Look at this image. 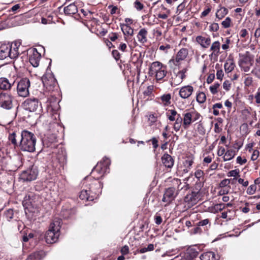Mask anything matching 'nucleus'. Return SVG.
I'll list each match as a JSON object with an SVG mask.
<instances>
[{
    "label": "nucleus",
    "mask_w": 260,
    "mask_h": 260,
    "mask_svg": "<svg viewBox=\"0 0 260 260\" xmlns=\"http://www.w3.org/2000/svg\"><path fill=\"white\" fill-rule=\"evenodd\" d=\"M18 138L20 139L19 146L22 151L29 152L35 151L36 138L33 133L26 130L22 131Z\"/></svg>",
    "instance_id": "f257e3e1"
},
{
    "label": "nucleus",
    "mask_w": 260,
    "mask_h": 260,
    "mask_svg": "<svg viewBox=\"0 0 260 260\" xmlns=\"http://www.w3.org/2000/svg\"><path fill=\"white\" fill-rule=\"evenodd\" d=\"M20 43L14 42L11 44H3L0 46V59L4 60L7 58H14L19 52L18 48Z\"/></svg>",
    "instance_id": "f03ea898"
},
{
    "label": "nucleus",
    "mask_w": 260,
    "mask_h": 260,
    "mask_svg": "<svg viewBox=\"0 0 260 260\" xmlns=\"http://www.w3.org/2000/svg\"><path fill=\"white\" fill-rule=\"evenodd\" d=\"M83 185L89 190L90 199H96L102 192L103 184L98 179H91V177H87L83 181Z\"/></svg>",
    "instance_id": "7ed1b4c3"
},
{
    "label": "nucleus",
    "mask_w": 260,
    "mask_h": 260,
    "mask_svg": "<svg viewBox=\"0 0 260 260\" xmlns=\"http://www.w3.org/2000/svg\"><path fill=\"white\" fill-rule=\"evenodd\" d=\"M60 221L59 219L53 221L50 225L49 230L45 234L46 242L49 244L56 242L59 236Z\"/></svg>",
    "instance_id": "20e7f679"
},
{
    "label": "nucleus",
    "mask_w": 260,
    "mask_h": 260,
    "mask_svg": "<svg viewBox=\"0 0 260 260\" xmlns=\"http://www.w3.org/2000/svg\"><path fill=\"white\" fill-rule=\"evenodd\" d=\"M183 127L184 129H187L192 122L202 118L201 114L196 111L186 110L183 114Z\"/></svg>",
    "instance_id": "39448f33"
},
{
    "label": "nucleus",
    "mask_w": 260,
    "mask_h": 260,
    "mask_svg": "<svg viewBox=\"0 0 260 260\" xmlns=\"http://www.w3.org/2000/svg\"><path fill=\"white\" fill-rule=\"evenodd\" d=\"M21 106L24 110L31 112L41 111L42 110L41 103L38 99L35 98L26 99L22 103Z\"/></svg>",
    "instance_id": "423d86ee"
},
{
    "label": "nucleus",
    "mask_w": 260,
    "mask_h": 260,
    "mask_svg": "<svg viewBox=\"0 0 260 260\" xmlns=\"http://www.w3.org/2000/svg\"><path fill=\"white\" fill-rule=\"evenodd\" d=\"M13 107V97L10 94L0 91V108L10 110Z\"/></svg>",
    "instance_id": "0eeeda50"
},
{
    "label": "nucleus",
    "mask_w": 260,
    "mask_h": 260,
    "mask_svg": "<svg viewBox=\"0 0 260 260\" xmlns=\"http://www.w3.org/2000/svg\"><path fill=\"white\" fill-rule=\"evenodd\" d=\"M38 175L37 167L32 166L30 168L23 171L19 178L23 181H31L35 180Z\"/></svg>",
    "instance_id": "6e6552de"
},
{
    "label": "nucleus",
    "mask_w": 260,
    "mask_h": 260,
    "mask_svg": "<svg viewBox=\"0 0 260 260\" xmlns=\"http://www.w3.org/2000/svg\"><path fill=\"white\" fill-rule=\"evenodd\" d=\"M42 81L44 87L48 91L53 90L57 85V81L51 73H46L42 77Z\"/></svg>",
    "instance_id": "1a4fd4ad"
},
{
    "label": "nucleus",
    "mask_w": 260,
    "mask_h": 260,
    "mask_svg": "<svg viewBox=\"0 0 260 260\" xmlns=\"http://www.w3.org/2000/svg\"><path fill=\"white\" fill-rule=\"evenodd\" d=\"M30 82L27 78L21 79L17 84V92L19 96L26 97L29 95Z\"/></svg>",
    "instance_id": "9d476101"
},
{
    "label": "nucleus",
    "mask_w": 260,
    "mask_h": 260,
    "mask_svg": "<svg viewBox=\"0 0 260 260\" xmlns=\"http://www.w3.org/2000/svg\"><path fill=\"white\" fill-rule=\"evenodd\" d=\"M110 164V160L109 158L105 157L103 158V162L98 164L92 170V174L95 177V174L99 173L100 176H96L97 179L103 176L106 171V168Z\"/></svg>",
    "instance_id": "9b49d317"
},
{
    "label": "nucleus",
    "mask_w": 260,
    "mask_h": 260,
    "mask_svg": "<svg viewBox=\"0 0 260 260\" xmlns=\"http://www.w3.org/2000/svg\"><path fill=\"white\" fill-rule=\"evenodd\" d=\"M178 194L176 189L174 187L167 188L164 193L162 201L166 203V205L170 204L176 198Z\"/></svg>",
    "instance_id": "f8f14e48"
},
{
    "label": "nucleus",
    "mask_w": 260,
    "mask_h": 260,
    "mask_svg": "<svg viewBox=\"0 0 260 260\" xmlns=\"http://www.w3.org/2000/svg\"><path fill=\"white\" fill-rule=\"evenodd\" d=\"M253 64V60L249 56L244 57L239 62V65L241 70L245 72H249Z\"/></svg>",
    "instance_id": "ddd939ff"
},
{
    "label": "nucleus",
    "mask_w": 260,
    "mask_h": 260,
    "mask_svg": "<svg viewBox=\"0 0 260 260\" xmlns=\"http://www.w3.org/2000/svg\"><path fill=\"white\" fill-rule=\"evenodd\" d=\"M31 52V54L29 55V61L34 67H38L41 59V55L36 48H33Z\"/></svg>",
    "instance_id": "4468645a"
},
{
    "label": "nucleus",
    "mask_w": 260,
    "mask_h": 260,
    "mask_svg": "<svg viewBox=\"0 0 260 260\" xmlns=\"http://www.w3.org/2000/svg\"><path fill=\"white\" fill-rule=\"evenodd\" d=\"M188 54V51L186 48H181L177 52L175 59L172 58L170 62H172L175 66H178L180 61L185 59Z\"/></svg>",
    "instance_id": "2eb2a0df"
},
{
    "label": "nucleus",
    "mask_w": 260,
    "mask_h": 260,
    "mask_svg": "<svg viewBox=\"0 0 260 260\" xmlns=\"http://www.w3.org/2000/svg\"><path fill=\"white\" fill-rule=\"evenodd\" d=\"M200 194L199 191H192L188 193L185 197L184 201L189 206H193L197 203L199 200Z\"/></svg>",
    "instance_id": "dca6fc26"
},
{
    "label": "nucleus",
    "mask_w": 260,
    "mask_h": 260,
    "mask_svg": "<svg viewBox=\"0 0 260 260\" xmlns=\"http://www.w3.org/2000/svg\"><path fill=\"white\" fill-rule=\"evenodd\" d=\"M187 71L186 69H183L181 71H179L175 77L172 78L171 81V85L173 86H177L180 84L183 81V79L185 78V73Z\"/></svg>",
    "instance_id": "f3484780"
},
{
    "label": "nucleus",
    "mask_w": 260,
    "mask_h": 260,
    "mask_svg": "<svg viewBox=\"0 0 260 260\" xmlns=\"http://www.w3.org/2000/svg\"><path fill=\"white\" fill-rule=\"evenodd\" d=\"M193 91V87L191 85H186L182 87L179 91V96L183 99L189 98Z\"/></svg>",
    "instance_id": "a211bd4d"
},
{
    "label": "nucleus",
    "mask_w": 260,
    "mask_h": 260,
    "mask_svg": "<svg viewBox=\"0 0 260 260\" xmlns=\"http://www.w3.org/2000/svg\"><path fill=\"white\" fill-rule=\"evenodd\" d=\"M164 68H167V66L163 64L159 61L153 62L149 67V74L150 75H155L160 70Z\"/></svg>",
    "instance_id": "6ab92c4d"
},
{
    "label": "nucleus",
    "mask_w": 260,
    "mask_h": 260,
    "mask_svg": "<svg viewBox=\"0 0 260 260\" xmlns=\"http://www.w3.org/2000/svg\"><path fill=\"white\" fill-rule=\"evenodd\" d=\"M196 41L204 48H208L211 42L210 37L206 38L202 36H197Z\"/></svg>",
    "instance_id": "aec40b11"
},
{
    "label": "nucleus",
    "mask_w": 260,
    "mask_h": 260,
    "mask_svg": "<svg viewBox=\"0 0 260 260\" xmlns=\"http://www.w3.org/2000/svg\"><path fill=\"white\" fill-rule=\"evenodd\" d=\"M14 82L12 83H10L8 79L6 78L2 77L0 78V89L3 90H10Z\"/></svg>",
    "instance_id": "412c9836"
},
{
    "label": "nucleus",
    "mask_w": 260,
    "mask_h": 260,
    "mask_svg": "<svg viewBox=\"0 0 260 260\" xmlns=\"http://www.w3.org/2000/svg\"><path fill=\"white\" fill-rule=\"evenodd\" d=\"M161 160L165 166L168 168H171L174 165V159L170 155L167 153L162 155Z\"/></svg>",
    "instance_id": "4be33fe9"
},
{
    "label": "nucleus",
    "mask_w": 260,
    "mask_h": 260,
    "mask_svg": "<svg viewBox=\"0 0 260 260\" xmlns=\"http://www.w3.org/2000/svg\"><path fill=\"white\" fill-rule=\"evenodd\" d=\"M199 248L196 247H190L187 249L186 253V257L187 260H192L198 255Z\"/></svg>",
    "instance_id": "5701e85b"
},
{
    "label": "nucleus",
    "mask_w": 260,
    "mask_h": 260,
    "mask_svg": "<svg viewBox=\"0 0 260 260\" xmlns=\"http://www.w3.org/2000/svg\"><path fill=\"white\" fill-rule=\"evenodd\" d=\"M201 260H218V256L212 251L204 252L200 256Z\"/></svg>",
    "instance_id": "b1692460"
},
{
    "label": "nucleus",
    "mask_w": 260,
    "mask_h": 260,
    "mask_svg": "<svg viewBox=\"0 0 260 260\" xmlns=\"http://www.w3.org/2000/svg\"><path fill=\"white\" fill-rule=\"evenodd\" d=\"M78 9L74 3L71 4L64 8V12L65 14L71 15H74L77 13Z\"/></svg>",
    "instance_id": "393cba45"
},
{
    "label": "nucleus",
    "mask_w": 260,
    "mask_h": 260,
    "mask_svg": "<svg viewBox=\"0 0 260 260\" xmlns=\"http://www.w3.org/2000/svg\"><path fill=\"white\" fill-rule=\"evenodd\" d=\"M220 44L219 41L214 42L210 47V51H212L211 55L218 56L220 53Z\"/></svg>",
    "instance_id": "a878e982"
},
{
    "label": "nucleus",
    "mask_w": 260,
    "mask_h": 260,
    "mask_svg": "<svg viewBox=\"0 0 260 260\" xmlns=\"http://www.w3.org/2000/svg\"><path fill=\"white\" fill-rule=\"evenodd\" d=\"M224 70L227 73L231 72L235 67V64L234 59L228 58L224 63Z\"/></svg>",
    "instance_id": "bb28decb"
},
{
    "label": "nucleus",
    "mask_w": 260,
    "mask_h": 260,
    "mask_svg": "<svg viewBox=\"0 0 260 260\" xmlns=\"http://www.w3.org/2000/svg\"><path fill=\"white\" fill-rule=\"evenodd\" d=\"M147 30L145 28L141 29L137 35V39L141 43L144 44L147 41Z\"/></svg>",
    "instance_id": "cd10ccee"
},
{
    "label": "nucleus",
    "mask_w": 260,
    "mask_h": 260,
    "mask_svg": "<svg viewBox=\"0 0 260 260\" xmlns=\"http://www.w3.org/2000/svg\"><path fill=\"white\" fill-rule=\"evenodd\" d=\"M45 255L43 251L35 252L30 254L26 260H41Z\"/></svg>",
    "instance_id": "c85d7f7f"
},
{
    "label": "nucleus",
    "mask_w": 260,
    "mask_h": 260,
    "mask_svg": "<svg viewBox=\"0 0 260 260\" xmlns=\"http://www.w3.org/2000/svg\"><path fill=\"white\" fill-rule=\"evenodd\" d=\"M59 109V105L58 103H55L53 105L50 104L48 106V112L49 113H52V115L55 116V118L56 119V116H59L57 113V110Z\"/></svg>",
    "instance_id": "c756f323"
},
{
    "label": "nucleus",
    "mask_w": 260,
    "mask_h": 260,
    "mask_svg": "<svg viewBox=\"0 0 260 260\" xmlns=\"http://www.w3.org/2000/svg\"><path fill=\"white\" fill-rule=\"evenodd\" d=\"M79 198L81 200H85L86 201H92L94 200L93 199H90V194L89 192V190L87 188L84 187V188L80 192Z\"/></svg>",
    "instance_id": "7c9ffc66"
},
{
    "label": "nucleus",
    "mask_w": 260,
    "mask_h": 260,
    "mask_svg": "<svg viewBox=\"0 0 260 260\" xmlns=\"http://www.w3.org/2000/svg\"><path fill=\"white\" fill-rule=\"evenodd\" d=\"M175 122L174 124L173 128L176 132H178L181 126H183V120L180 114H178V117L175 120Z\"/></svg>",
    "instance_id": "2f4dec72"
},
{
    "label": "nucleus",
    "mask_w": 260,
    "mask_h": 260,
    "mask_svg": "<svg viewBox=\"0 0 260 260\" xmlns=\"http://www.w3.org/2000/svg\"><path fill=\"white\" fill-rule=\"evenodd\" d=\"M14 60L13 63L15 68H21L24 65L22 57L19 56V54L14 58H11Z\"/></svg>",
    "instance_id": "473e14b6"
},
{
    "label": "nucleus",
    "mask_w": 260,
    "mask_h": 260,
    "mask_svg": "<svg viewBox=\"0 0 260 260\" xmlns=\"http://www.w3.org/2000/svg\"><path fill=\"white\" fill-rule=\"evenodd\" d=\"M236 155V151L233 149L228 150L223 156L224 161L231 160Z\"/></svg>",
    "instance_id": "72a5a7b5"
},
{
    "label": "nucleus",
    "mask_w": 260,
    "mask_h": 260,
    "mask_svg": "<svg viewBox=\"0 0 260 260\" xmlns=\"http://www.w3.org/2000/svg\"><path fill=\"white\" fill-rule=\"evenodd\" d=\"M121 30L124 35H133L134 32L133 29L128 24L121 25Z\"/></svg>",
    "instance_id": "f704fd0d"
},
{
    "label": "nucleus",
    "mask_w": 260,
    "mask_h": 260,
    "mask_svg": "<svg viewBox=\"0 0 260 260\" xmlns=\"http://www.w3.org/2000/svg\"><path fill=\"white\" fill-rule=\"evenodd\" d=\"M228 13V10L225 7H221L216 13V17L219 19H221Z\"/></svg>",
    "instance_id": "c9c22d12"
},
{
    "label": "nucleus",
    "mask_w": 260,
    "mask_h": 260,
    "mask_svg": "<svg viewBox=\"0 0 260 260\" xmlns=\"http://www.w3.org/2000/svg\"><path fill=\"white\" fill-rule=\"evenodd\" d=\"M167 68H164L160 70L159 72L155 74V76L157 81L162 80L167 75Z\"/></svg>",
    "instance_id": "e433bc0d"
},
{
    "label": "nucleus",
    "mask_w": 260,
    "mask_h": 260,
    "mask_svg": "<svg viewBox=\"0 0 260 260\" xmlns=\"http://www.w3.org/2000/svg\"><path fill=\"white\" fill-rule=\"evenodd\" d=\"M168 112L170 113V115H168V119L171 121H175L176 118L178 117L179 114H178L177 111L174 109L169 110Z\"/></svg>",
    "instance_id": "4c0bfd02"
},
{
    "label": "nucleus",
    "mask_w": 260,
    "mask_h": 260,
    "mask_svg": "<svg viewBox=\"0 0 260 260\" xmlns=\"http://www.w3.org/2000/svg\"><path fill=\"white\" fill-rule=\"evenodd\" d=\"M171 96L170 93L164 94L161 96V101L164 103V105L168 106L171 104Z\"/></svg>",
    "instance_id": "58836bf2"
},
{
    "label": "nucleus",
    "mask_w": 260,
    "mask_h": 260,
    "mask_svg": "<svg viewBox=\"0 0 260 260\" xmlns=\"http://www.w3.org/2000/svg\"><path fill=\"white\" fill-rule=\"evenodd\" d=\"M196 99L198 103L203 104L206 101V96L204 92H201L197 94Z\"/></svg>",
    "instance_id": "ea45409f"
},
{
    "label": "nucleus",
    "mask_w": 260,
    "mask_h": 260,
    "mask_svg": "<svg viewBox=\"0 0 260 260\" xmlns=\"http://www.w3.org/2000/svg\"><path fill=\"white\" fill-rule=\"evenodd\" d=\"M18 137L17 134L15 132H13L10 134L9 136V141L14 145H17V138Z\"/></svg>",
    "instance_id": "a19ab883"
},
{
    "label": "nucleus",
    "mask_w": 260,
    "mask_h": 260,
    "mask_svg": "<svg viewBox=\"0 0 260 260\" xmlns=\"http://www.w3.org/2000/svg\"><path fill=\"white\" fill-rule=\"evenodd\" d=\"M197 129L198 132L200 134H204L205 132V129L203 126V123L201 122V120H199L198 122H197Z\"/></svg>",
    "instance_id": "79ce46f5"
},
{
    "label": "nucleus",
    "mask_w": 260,
    "mask_h": 260,
    "mask_svg": "<svg viewBox=\"0 0 260 260\" xmlns=\"http://www.w3.org/2000/svg\"><path fill=\"white\" fill-rule=\"evenodd\" d=\"M220 84L218 83H215L213 85H211L209 87V89L213 94H215L217 93V89L219 87Z\"/></svg>",
    "instance_id": "37998d69"
},
{
    "label": "nucleus",
    "mask_w": 260,
    "mask_h": 260,
    "mask_svg": "<svg viewBox=\"0 0 260 260\" xmlns=\"http://www.w3.org/2000/svg\"><path fill=\"white\" fill-rule=\"evenodd\" d=\"M204 175V172L200 169L197 170L194 173V176L199 181H201L203 179Z\"/></svg>",
    "instance_id": "c03bdc74"
},
{
    "label": "nucleus",
    "mask_w": 260,
    "mask_h": 260,
    "mask_svg": "<svg viewBox=\"0 0 260 260\" xmlns=\"http://www.w3.org/2000/svg\"><path fill=\"white\" fill-rule=\"evenodd\" d=\"M154 249V245L153 244H149L147 247H144V248H141L140 250H139V252L141 253H145L147 251H152Z\"/></svg>",
    "instance_id": "a18cd8bd"
},
{
    "label": "nucleus",
    "mask_w": 260,
    "mask_h": 260,
    "mask_svg": "<svg viewBox=\"0 0 260 260\" xmlns=\"http://www.w3.org/2000/svg\"><path fill=\"white\" fill-rule=\"evenodd\" d=\"M231 24V19L229 17H226L225 19L221 22V25L225 28L230 27Z\"/></svg>",
    "instance_id": "49530a36"
},
{
    "label": "nucleus",
    "mask_w": 260,
    "mask_h": 260,
    "mask_svg": "<svg viewBox=\"0 0 260 260\" xmlns=\"http://www.w3.org/2000/svg\"><path fill=\"white\" fill-rule=\"evenodd\" d=\"M193 161L192 159H187L185 161L184 164L186 166V169L184 170V171L185 172H188L189 169H190L192 165Z\"/></svg>",
    "instance_id": "de8ad7c7"
},
{
    "label": "nucleus",
    "mask_w": 260,
    "mask_h": 260,
    "mask_svg": "<svg viewBox=\"0 0 260 260\" xmlns=\"http://www.w3.org/2000/svg\"><path fill=\"white\" fill-rule=\"evenodd\" d=\"M134 6L138 11L142 10L144 8V5L139 0L134 2Z\"/></svg>",
    "instance_id": "09e8293b"
},
{
    "label": "nucleus",
    "mask_w": 260,
    "mask_h": 260,
    "mask_svg": "<svg viewBox=\"0 0 260 260\" xmlns=\"http://www.w3.org/2000/svg\"><path fill=\"white\" fill-rule=\"evenodd\" d=\"M230 183V180L228 179H224L222 180L219 183L220 187H224L228 186V188H230V186H229Z\"/></svg>",
    "instance_id": "8fccbe9b"
},
{
    "label": "nucleus",
    "mask_w": 260,
    "mask_h": 260,
    "mask_svg": "<svg viewBox=\"0 0 260 260\" xmlns=\"http://www.w3.org/2000/svg\"><path fill=\"white\" fill-rule=\"evenodd\" d=\"M153 34L157 38H159L162 35V31L160 27H156L153 30Z\"/></svg>",
    "instance_id": "3c124183"
},
{
    "label": "nucleus",
    "mask_w": 260,
    "mask_h": 260,
    "mask_svg": "<svg viewBox=\"0 0 260 260\" xmlns=\"http://www.w3.org/2000/svg\"><path fill=\"white\" fill-rule=\"evenodd\" d=\"M256 189V187L255 185H251L250 186H249L247 189V193L248 194H253Z\"/></svg>",
    "instance_id": "603ef678"
},
{
    "label": "nucleus",
    "mask_w": 260,
    "mask_h": 260,
    "mask_svg": "<svg viewBox=\"0 0 260 260\" xmlns=\"http://www.w3.org/2000/svg\"><path fill=\"white\" fill-rule=\"evenodd\" d=\"M153 90V86H149L147 87V89L143 92V94L146 96H149L151 94L152 91Z\"/></svg>",
    "instance_id": "864d4df0"
},
{
    "label": "nucleus",
    "mask_w": 260,
    "mask_h": 260,
    "mask_svg": "<svg viewBox=\"0 0 260 260\" xmlns=\"http://www.w3.org/2000/svg\"><path fill=\"white\" fill-rule=\"evenodd\" d=\"M33 196L31 194L26 195L24 198V201H23V203L25 202V204L29 203L32 204L33 200L31 199V198Z\"/></svg>",
    "instance_id": "5fc2aeb1"
},
{
    "label": "nucleus",
    "mask_w": 260,
    "mask_h": 260,
    "mask_svg": "<svg viewBox=\"0 0 260 260\" xmlns=\"http://www.w3.org/2000/svg\"><path fill=\"white\" fill-rule=\"evenodd\" d=\"M231 87V82L229 80H225L223 83V88L226 91L230 90Z\"/></svg>",
    "instance_id": "6e6d98bb"
},
{
    "label": "nucleus",
    "mask_w": 260,
    "mask_h": 260,
    "mask_svg": "<svg viewBox=\"0 0 260 260\" xmlns=\"http://www.w3.org/2000/svg\"><path fill=\"white\" fill-rule=\"evenodd\" d=\"M230 43H231L230 39L228 38H226L224 44H222L221 46L222 49L224 50L229 49V44H230Z\"/></svg>",
    "instance_id": "4d7b16f0"
},
{
    "label": "nucleus",
    "mask_w": 260,
    "mask_h": 260,
    "mask_svg": "<svg viewBox=\"0 0 260 260\" xmlns=\"http://www.w3.org/2000/svg\"><path fill=\"white\" fill-rule=\"evenodd\" d=\"M253 79L251 77H247L245 79L244 84L247 86H249L252 85Z\"/></svg>",
    "instance_id": "13d9d810"
},
{
    "label": "nucleus",
    "mask_w": 260,
    "mask_h": 260,
    "mask_svg": "<svg viewBox=\"0 0 260 260\" xmlns=\"http://www.w3.org/2000/svg\"><path fill=\"white\" fill-rule=\"evenodd\" d=\"M259 152L257 150H254L252 154L251 159L252 160H255L257 159L259 156Z\"/></svg>",
    "instance_id": "bf43d9fd"
},
{
    "label": "nucleus",
    "mask_w": 260,
    "mask_h": 260,
    "mask_svg": "<svg viewBox=\"0 0 260 260\" xmlns=\"http://www.w3.org/2000/svg\"><path fill=\"white\" fill-rule=\"evenodd\" d=\"M113 57L116 60H118L120 57V54L117 50H114L112 52Z\"/></svg>",
    "instance_id": "052dcab7"
},
{
    "label": "nucleus",
    "mask_w": 260,
    "mask_h": 260,
    "mask_svg": "<svg viewBox=\"0 0 260 260\" xmlns=\"http://www.w3.org/2000/svg\"><path fill=\"white\" fill-rule=\"evenodd\" d=\"M239 172L237 170H234L230 171L228 173V176L229 177H236L239 175Z\"/></svg>",
    "instance_id": "680f3d73"
},
{
    "label": "nucleus",
    "mask_w": 260,
    "mask_h": 260,
    "mask_svg": "<svg viewBox=\"0 0 260 260\" xmlns=\"http://www.w3.org/2000/svg\"><path fill=\"white\" fill-rule=\"evenodd\" d=\"M210 29L213 31H216L219 29V25L217 23H213L210 26Z\"/></svg>",
    "instance_id": "e2e57ef3"
},
{
    "label": "nucleus",
    "mask_w": 260,
    "mask_h": 260,
    "mask_svg": "<svg viewBox=\"0 0 260 260\" xmlns=\"http://www.w3.org/2000/svg\"><path fill=\"white\" fill-rule=\"evenodd\" d=\"M171 48V46L169 44L166 45V46L161 45L159 47V49L161 51H164L165 53L168 52V50Z\"/></svg>",
    "instance_id": "0e129e2a"
},
{
    "label": "nucleus",
    "mask_w": 260,
    "mask_h": 260,
    "mask_svg": "<svg viewBox=\"0 0 260 260\" xmlns=\"http://www.w3.org/2000/svg\"><path fill=\"white\" fill-rule=\"evenodd\" d=\"M109 38L111 41L114 42L118 39V35L116 32H112L109 34Z\"/></svg>",
    "instance_id": "69168bd1"
},
{
    "label": "nucleus",
    "mask_w": 260,
    "mask_h": 260,
    "mask_svg": "<svg viewBox=\"0 0 260 260\" xmlns=\"http://www.w3.org/2000/svg\"><path fill=\"white\" fill-rule=\"evenodd\" d=\"M120 251L123 255L127 254L129 252V248L125 245L121 248Z\"/></svg>",
    "instance_id": "338daca9"
},
{
    "label": "nucleus",
    "mask_w": 260,
    "mask_h": 260,
    "mask_svg": "<svg viewBox=\"0 0 260 260\" xmlns=\"http://www.w3.org/2000/svg\"><path fill=\"white\" fill-rule=\"evenodd\" d=\"M251 73L254 75L257 78L260 79V68L256 70L254 69L251 71Z\"/></svg>",
    "instance_id": "774afa93"
}]
</instances>
